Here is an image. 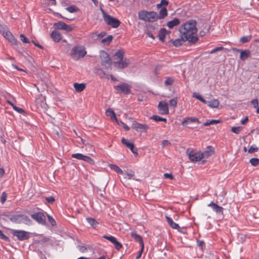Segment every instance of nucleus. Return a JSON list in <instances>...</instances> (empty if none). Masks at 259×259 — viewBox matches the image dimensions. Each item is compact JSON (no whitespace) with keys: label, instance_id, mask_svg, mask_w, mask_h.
I'll use <instances>...</instances> for the list:
<instances>
[{"label":"nucleus","instance_id":"obj_43","mask_svg":"<svg viewBox=\"0 0 259 259\" xmlns=\"http://www.w3.org/2000/svg\"><path fill=\"white\" fill-rule=\"evenodd\" d=\"M66 9L67 11H68L70 13H74L77 12L78 10V9L74 6L68 7L66 8Z\"/></svg>","mask_w":259,"mask_h":259},{"label":"nucleus","instance_id":"obj_33","mask_svg":"<svg viewBox=\"0 0 259 259\" xmlns=\"http://www.w3.org/2000/svg\"><path fill=\"white\" fill-rule=\"evenodd\" d=\"M7 102L9 105H10L13 107V108L15 111H16L18 113H24V111L22 108L16 106L12 102H11L10 101H7Z\"/></svg>","mask_w":259,"mask_h":259},{"label":"nucleus","instance_id":"obj_7","mask_svg":"<svg viewBox=\"0 0 259 259\" xmlns=\"http://www.w3.org/2000/svg\"><path fill=\"white\" fill-rule=\"evenodd\" d=\"M186 152L189 156V159L193 162L199 161L204 157L203 153L201 152L188 149Z\"/></svg>","mask_w":259,"mask_h":259},{"label":"nucleus","instance_id":"obj_58","mask_svg":"<svg viewBox=\"0 0 259 259\" xmlns=\"http://www.w3.org/2000/svg\"><path fill=\"white\" fill-rule=\"evenodd\" d=\"M170 145V142L168 140H164L162 141V146H168Z\"/></svg>","mask_w":259,"mask_h":259},{"label":"nucleus","instance_id":"obj_49","mask_svg":"<svg viewBox=\"0 0 259 259\" xmlns=\"http://www.w3.org/2000/svg\"><path fill=\"white\" fill-rule=\"evenodd\" d=\"M45 199L47 202L51 204L53 203L55 201V199L53 196L46 197Z\"/></svg>","mask_w":259,"mask_h":259},{"label":"nucleus","instance_id":"obj_30","mask_svg":"<svg viewBox=\"0 0 259 259\" xmlns=\"http://www.w3.org/2000/svg\"><path fill=\"white\" fill-rule=\"evenodd\" d=\"M88 223L92 226L94 228H96L99 225V223L94 219L88 218H87Z\"/></svg>","mask_w":259,"mask_h":259},{"label":"nucleus","instance_id":"obj_6","mask_svg":"<svg viewBox=\"0 0 259 259\" xmlns=\"http://www.w3.org/2000/svg\"><path fill=\"white\" fill-rule=\"evenodd\" d=\"M10 220L16 224H25L27 225L30 224L31 222L27 216L24 214L12 215L10 218Z\"/></svg>","mask_w":259,"mask_h":259},{"label":"nucleus","instance_id":"obj_14","mask_svg":"<svg viewBox=\"0 0 259 259\" xmlns=\"http://www.w3.org/2000/svg\"><path fill=\"white\" fill-rule=\"evenodd\" d=\"M114 89L118 93H123L125 94H128L131 92L130 86L126 83L116 85Z\"/></svg>","mask_w":259,"mask_h":259},{"label":"nucleus","instance_id":"obj_8","mask_svg":"<svg viewBox=\"0 0 259 259\" xmlns=\"http://www.w3.org/2000/svg\"><path fill=\"white\" fill-rule=\"evenodd\" d=\"M168 4V2L167 0H161L159 4H157L156 7L157 9L161 8L158 14V20L164 18L167 15V11L166 8Z\"/></svg>","mask_w":259,"mask_h":259},{"label":"nucleus","instance_id":"obj_53","mask_svg":"<svg viewBox=\"0 0 259 259\" xmlns=\"http://www.w3.org/2000/svg\"><path fill=\"white\" fill-rule=\"evenodd\" d=\"M126 174L127 176L128 179H132L135 176V172L132 170L126 172Z\"/></svg>","mask_w":259,"mask_h":259},{"label":"nucleus","instance_id":"obj_52","mask_svg":"<svg viewBox=\"0 0 259 259\" xmlns=\"http://www.w3.org/2000/svg\"><path fill=\"white\" fill-rule=\"evenodd\" d=\"M163 177L165 179H169L170 180L174 179V177L171 174L165 173L163 175Z\"/></svg>","mask_w":259,"mask_h":259},{"label":"nucleus","instance_id":"obj_35","mask_svg":"<svg viewBox=\"0 0 259 259\" xmlns=\"http://www.w3.org/2000/svg\"><path fill=\"white\" fill-rule=\"evenodd\" d=\"M151 119L157 122L164 121V122H166L167 121V119L165 118H163L156 115H153L151 117Z\"/></svg>","mask_w":259,"mask_h":259},{"label":"nucleus","instance_id":"obj_57","mask_svg":"<svg viewBox=\"0 0 259 259\" xmlns=\"http://www.w3.org/2000/svg\"><path fill=\"white\" fill-rule=\"evenodd\" d=\"M223 49V47L215 48L211 51L210 53L213 54V53H214L215 52H216L217 51H220Z\"/></svg>","mask_w":259,"mask_h":259},{"label":"nucleus","instance_id":"obj_38","mask_svg":"<svg viewBox=\"0 0 259 259\" xmlns=\"http://www.w3.org/2000/svg\"><path fill=\"white\" fill-rule=\"evenodd\" d=\"M119 125H121L123 127L124 130L126 131H128L130 130V127L127 125H126L125 123H124L123 122H122L121 120H118L117 119V121H115Z\"/></svg>","mask_w":259,"mask_h":259},{"label":"nucleus","instance_id":"obj_10","mask_svg":"<svg viewBox=\"0 0 259 259\" xmlns=\"http://www.w3.org/2000/svg\"><path fill=\"white\" fill-rule=\"evenodd\" d=\"M12 234L20 241L27 240L30 237L29 233L23 230H12Z\"/></svg>","mask_w":259,"mask_h":259},{"label":"nucleus","instance_id":"obj_55","mask_svg":"<svg viewBox=\"0 0 259 259\" xmlns=\"http://www.w3.org/2000/svg\"><path fill=\"white\" fill-rule=\"evenodd\" d=\"M144 247H141V249L139 250L138 254L136 256V259H139L141 257L144 250Z\"/></svg>","mask_w":259,"mask_h":259},{"label":"nucleus","instance_id":"obj_63","mask_svg":"<svg viewBox=\"0 0 259 259\" xmlns=\"http://www.w3.org/2000/svg\"><path fill=\"white\" fill-rule=\"evenodd\" d=\"M146 34H147V35L149 37H151V38H152L153 39H154L155 38V37L154 36V35H153L151 32H149V31H147V32H146Z\"/></svg>","mask_w":259,"mask_h":259},{"label":"nucleus","instance_id":"obj_45","mask_svg":"<svg viewBox=\"0 0 259 259\" xmlns=\"http://www.w3.org/2000/svg\"><path fill=\"white\" fill-rule=\"evenodd\" d=\"M258 149L255 145H252L248 150L249 153H253L258 151Z\"/></svg>","mask_w":259,"mask_h":259},{"label":"nucleus","instance_id":"obj_51","mask_svg":"<svg viewBox=\"0 0 259 259\" xmlns=\"http://www.w3.org/2000/svg\"><path fill=\"white\" fill-rule=\"evenodd\" d=\"M174 82V79L172 78H167L164 81V83L166 85H171Z\"/></svg>","mask_w":259,"mask_h":259},{"label":"nucleus","instance_id":"obj_9","mask_svg":"<svg viewBox=\"0 0 259 259\" xmlns=\"http://www.w3.org/2000/svg\"><path fill=\"white\" fill-rule=\"evenodd\" d=\"M100 57L102 65L104 66L105 68H110L112 62L109 55L105 51H101L100 53Z\"/></svg>","mask_w":259,"mask_h":259},{"label":"nucleus","instance_id":"obj_34","mask_svg":"<svg viewBox=\"0 0 259 259\" xmlns=\"http://www.w3.org/2000/svg\"><path fill=\"white\" fill-rule=\"evenodd\" d=\"M66 23L62 21H59L57 23L54 24V26L58 29L64 30L65 26H66Z\"/></svg>","mask_w":259,"mask_h":259},{"label":"nucleus","instance_id":"obj_22","mask_svg":"<svg viewBox=\"0 0 259 259\" xmlns=\"http://www.w3.org/2000/svg\"><path fill=\"white\" fill-rule=\"evenodd\" d=\"M131 236L133 238H134L135 239V240L136 241L139 243L141 247H144V242H143L142 238L140 235L137 234L135 232H133L131 233Z\"/></svg>","mask_w":259,"mask_h":259},{"label":"nucleus","instance_id":"obj_19","mask_svg":"<svg viewBox=\"0 0 259 259\" xmlns=\"http://www.w3.org/2000/svg\"><path fill=\"white\" fill-rule=\"evenodd\" d=\"M122 143L126 147L128 148L135 155H137L138 152L137 150H135L134 149V144L133 142H130L127 140L125 139L124 138H122L121 139Z\"/></svg>","mask_w":259,"mask_h":259},{"label":"nucleus","instance_id":"obj_13","mask_svg":"<svg viewBox=\"0 0 259 259\" xmlns=\"http://www.w3.org/2000/svg\"><path fill=\"white\" fill-rule=\"evenodd\" d=\"M103 238L111 242L114 245L115 248L118 250H120L122 247L121 243L118 242L117 239L113 236L103 235Z\"/></svg>","mask_w":259,"mask_h":259},{"label":"nucleus","instance_id":"obj_24","mask_svg":"<svg viewBox=\"0 0 259 259\" xmlns=\"http://www.w3.org/2000/svg\"><path fill=\"white\" fill-rule=\"evenodd\" d=\"M250 56V51L248 50H244L240 51V58L242 61H245Z\"/></svg>","mask_w":259,"mask_h":259},{"label":"nucleus","instance_id":"obj_40","mask_svg":"<svg viewBox=\"0 0 259 259\" xmlns=\"http://www.w3.org/2000/svg\"><path fill=\"white\" fill-rule=\"evenodd\" d=\"M177 103H178V98L177 97H175V98L171 99L169 101V105L174 108H175L177 106Z\"/></svg>","mask_w":259,"mask_h":259},{"label":"nucleus","instance_id":"obj_62","mask_svg":"<svg viewBox=\"0 0 259 259\" xmlns=\"http://www.w3.org/2000/svg\"><path fill=\"white\" fill-rule=\"evenodd\" d=\"M210 122L211 124H217L218 123H220V121L219 120L213 119V120H210Z\"/></svg>","mask_w":259,"mask_h":259},{"label":"nucleus","instance_id":"obj_17","mask_svg":"<svg viewBox=\"0 0 259 259\" xmlns=\"http://www.w3.org/2000/svg\"><path fill=\"white\" fill-rule=\"evenodd\" d=\"M195 123L199 124L200 123V122L199 119L197 118V117H194V116H191V117H187L185 118L182 122V124L183 126H185L188 125L189 124Z\"/></svg>","mask_w":259,"mask_h":259},{"label":"nucleus","instance_id":"obj_56","mask_svg":"<svg viewBox=\"0 0 259 259\" xmlns=\"http://www.w3.org/2000/svg\"><path fill=\"white\" fill-rule=\"evenodd\" d=\"M77 247L79 250L82 252H84L87 250V248L83 246L78 245Z\"/></svg>","mask_w":259,"mask_h":259},{"label":"nucleus","instance_id":"obj_50","mask_svg":"<svg viewBox=\"0 0 259 259\" xmlns=\"http://www.w3.org/2000/svg\"><path fill=\"white\" fill-rule=\"evenodd\" d=\"M251 103L253 105L254 108L257 109V108L258 107V99H253V100H252L251 101Z\"/></svg>","mask_w":259,"mask_h":259},{"label":"nucleus","instance_id":"obj_47","mask_svg":"<svg viewBox=\"0 0 259 259\" xmlns=\"http://www.w3.org/2000/svg\"><path fill=\"white\" fill-rule=\"evenodd\" d=\"M7 197V193L5 192H3L1 197V202H2V203L4 204L6 202Z\"/></svg>","mask_w":259,"mask_h":259},{"label":"nucleus","instance_id":"obj_11","mask_svg":"<svg viewBox=\"0 0 259 259\" xmlns=\"http://www.w3.org/2000/svg\"><path fill=\"white\" fill-rule=\"evenodd\" d=\"M72 158H76L78 160H82L84 161L87 162L91 164H94L95 161L91 157L84 155L81 153H74L71 155Z\"/></svg>","mask_w":259,"mask_h":259},{"label":"nucleus","instance_id":"obj_1","mask_svg":"<svg viewBox=\"0 0 259 259\" xmlns=\"http://www.w3.org/2000/svg\"><path fill=\"white\" fill-rule=\"evenodd\" d=\"M179 31L183 41L195 42L197 41L198 38L196 35L197 29L195 21L186 22L180 26Z\"/></svg>","mask_w":259,"mask_h":259},{"label":"nucleus","instance_id":"obj_28","mask_svg":"<svg viewBox=\"0 0 259 259\" xmlns=\"http://www.w3.org/2000/svg\"><path fill=\"white\" fill-rule=\"evenodd\" d=\"M167 33V31L165 28L161 29L158 33V37L159 40H160L162 41H164L165 35H166Z\"/></svg>","mask_w":259,"mask_h":259},{"label":"nucleus","instance_id":"obj_3","mask_svg":"<svg viewBox=\"0 0 259 259\" xmlns=\"http://www.w3.org/2000/svg\"><path fill=\"white\" fill-rule=\"evenodd\" d=\"M138 17L140 20L148 22H154L158 20V14L154 11H140Z\"/></svg>","mask_w":259,"mask_h":259},{"label":"nucleus","instance_id":"obj_46","mask_svg":"<svg viewBox=\"0 0 259 259\" xmlns=\"http://www.w3.org/2000/svg\"><path fill=\"white\" fill-rule=\"evenodd\" d=\"M20 39L21 40L24 42V43H26V44H29L30 43V41L24 35L22 34H21L20 35Z\"/></svg>","mask_w":259,"mask_h":259},{"label":"nucleus","instance_id":"obj_12","mask_svg":"<svg viewBox=\"0 0 259 259\" xmlns=\"http://www.w3.org/2000/svg\"><path fill=\"white\" fill-rule=\"evenodd\" d=\"M32 219L41 225L46 224V217L42 212H36L31 215Z\"/></svg>","mask_w":259,"mask_h":259},{"label":"nucleus","instance_id":"obj_4","mask_svg":"<svg viewBox=\"0 0 259 259\" xmlns=\"http://www.w3.org/2000/svg\"><path fill=\"white\" fill-rule=\"evenodd\" d=\"M100 10L102 13L103 19L107 25L114 28H117L120 25L121 22L118 19L110 16L105 12L102 8H100Z\"/></svg>","mask_w":259,"mask_h":259},{"label":"nucleus","instance_id":"obj_23","mask_svg":"<svg viewBox=\"0 0 259 259\" xmlns=\"http://www.w3.org/2000/svg\"><path fill=\"white\" fill-rule=\"evenodd\" d=\"M165 219L168 225L172 229H179L180 228L179 225L178 224L175 223L171 218L166 215Z\"/></svg>","mask_w":259,"mask_h":259},{"label":"nucleus","instance_id":"obj_48","mask_svg":"<svg viewBox=\"0 0 259 259\" xmlns=\"http://www.w3.org/2000/svg\"><path fill=\"white\" fill-rule=\"evenodd\" d=\"M74 27L75 26L73 25L66 24V26H65V29L64 30H65L67 32H70L73 29Z\"/></svg>","mask_w":259,"mask_h":259},{"label":"nucleus","instance_id":"obj_26","mask_svg":"<svg viewBox=\"0 0 259 259\" xmlns=\"http://www.w3.org/2000/svg\"><path fill=\"white\" fill-rule=\"evenodd\" d=\"M73 87L76 91V92L78 93L81 92L85 88V84L84 83H74Z\"/></svg>","mask_w":259,"mask_h":259},{"label":"nucleus","instance_id":"obj_21","mask_svg":"<svg viewBox=\"0 0 259 259\" xmlns=\"http://www.w3.org/2000/svg\"><path fill=\"white\" fill-rule=\"evenodd\" d=\"M51 37L54 41L57 42L60 41L62 39L61 33L56 30H53L52 32Z\"/></svg>","mask_w":259,"mask_h":259},{"label":"nucleus","instance_id":"obj_59","mask_svg":"<svg viewBox=\"0 0 259 259\" xmlns=\"http://www.w3.org/2000/svg\"><path fill=\"white\" fill-rule=\"evenodd\" d=\"M193 97L199 100V101L202 98L201 96L195 93L193 94Z\"/></svg>","mask_w":259,"mask_h":259},{"label":"nucleus","instance_id":"obj_29","mask_svg":"<svg viewBox=\"0 0 259 259\" xmlns=\"http://www.w3.org/2000/svg\"><path fill=\"white\" fill-rule=\"evenodd\" d=\"M108 166L111 169L115 171V172L119 174L122 175L123 174V172L122 170V169L120 168L119 166L115 164H110L108 165Z\"/></svg>","mask_w":259,"mask_h":259},{"label":"nucleus","instance_id":"obj_60","mask_svg":"<svg viewBox=\"0 0 259 259\" xmlns=\"http://www.w3.org/2000/svg\"><path fill=\"white\" fill-rule=\"evenodd\" d=\"M49 2V4L52 5V6H55L56 5V0H47Z\"/></svg>","mask_w":259,"mask_h":259},{"label":"nucleus","instance_id":"obj_20","mask_svg":"<svg viewBox=\"0 0 259 259\" xmlns=\"http://www.w3.org/2000/svg\"><path fill=\"white\" fill-rule=\"evenodd\" d=\"M207 206L208 207H210L217 214H223L224 208L222 207L219 206L216 203L211 202L207 205Z\"/></svg>","mask_w":259,"mask_h":259},{"label":"nucleus","instance_id":"obj_39","mask_svg":"<svg viewBox=\"0 0 259 259\" xmlns=\"http://www.w3.org/2000/svg\"><path fill=\"white\" fill-rule=\"evenodd\" d=\"M112 39L113 36L112 35H108L107 37L104 38L102 40V43L109 45L112 41Z\"/></svg>","mask_w":259,"mask_h":259},{"label":"nucleus","instance_id":"obj_15","mask_svg":"<svg viewBox=\"0 0 259 259\" xmlns=\"http://www.w3.org/2000/svg\"><path fill=\"white\" fill-rule=\"evenodd\" d=\"M2 35L7 39H8L10 42L13 45H17V40L13 35L12 33L8 30L5 29L4 31L1 32Z\"/></svg>","mask_w":259,"mask_h":259},{"label":"nucleus","instance_id":"obj_54","mask_svg":"<svg viewBox=\"0 0 259 259\" xmlns=\"http://www.w3.org/2000/svg\"><path fill=\"white\" fill-rule=\"evenodd\" d=\"M0 238L5 240L8 241L9 240V238L6 236L2 232V230H0Z\"/></svg>","mask_w":259,"mask_h":259},{"label":"nucleus","instance_id":"obj_18","mask_svg":"<svg viewBox=\"0 0 259 259\" xmlns=\"http://www.w3.org/2000/svg\"><path fill=\"white\" fill-rule=\"evenodd\" d=\"M158 109L161 114H167L169 113L168 104L165 102H160L158 105Z\"/></svg>","mask_w":259,"mask_h":259},{"label":"nucleus","instance_id":"obj_16","mask_svg":"<svg viewBox=\"0 0 259 259\" xmlns=\"http://www.w3.org/2000/svg\"><path fill=\"white\" fill-rule=\"evenodd\" d=\"M132 127L137 132L143 133L147 132V130L148 128V125L136 122L133 124Z\"/></svg>","mask_w":259,"mask_h":259},{"label":"nucleus","instance_id":"obj_41","mask_svg":"<svg viewBox=\"0 0 259 259\" xmlns=\"http://www.w3.org/2000/svg\"><path fill=\"white\" fill-rule=\"evenodd\" d=\"M243 129L242 126H233L231 128V131L236 134H238Z\"/></svg>","mask_w":259,"mask_h":259},{"label":"nucleus","instance_id":"obj_25","mask_svg":"<svg viewBox=\"0 0 259 259\" xmlns=\"http://www.w3.org/2000/svg\"><path fill=\"white\" fill-rule=\"evenodd\" d=\"M106 115L109 116L112 120L117 121L115 113L111 108H108L105 112Z\"/></svg>","mask_w":259,"mask_h":259},{"label":"nucleus","instance_id":"obj_32","mask_svg":"<svg viewBox=\"0 0 259 259\" xmlns=\"http://www.w3.org/2000/svg\"><path fill=\"white\" fill-rule=\"evenodd\" d=\"M213 153H214L213 148L210 146H207V150L206 151H205L204 153H203V154L204 155V157H208L209 156H210L211 155L213 154Z\"/></svg>","mask_w":259,"mask_h":259},{"label":"nucleus","instance_id":"obj_5","mask_svg":"<svg viewBox=\"0 0 259 259\" xmlns=\"http://www.w3.org/2000/svg\"><path fill=\"white\" fill-rule=\"evenodd\" d=\"M87 54L85 48L81 46H75L71 51V57L75 60L83 58Z\"/></svg>","mask_w":259,"mask_h":259},{"label":"nucleus","instance_id":"obj_44","mask_svg":"<svg viewBox=\"0 0 259 259\" xmlns=\"http://www.w3.org/2000/svg\"><path fill=\"white\" fill-rule=\"evenodd\" d=\"M48 221L49 223L51 224V225L52 226H55L56 225V223L55 220L54 219V218L51 217V215L48 214L47 215Z\"/></svg>","mask_w":259,"mask_h":259},{"label":"nucleus","instance_id":"obj_37","mask_svg":"<svg viewBox=\"0 0 259 259\" xmlns=\"http://www.w3.org/2000/svg\"><path fill=\"white\" fill-rule=\"evenodd\" d=\"M249 162L252 166H257L259 165V159L257 158H252L249 160Z\"/></svg>","mask_w":259,"mask_h":259},{"label":"nucleus","instance_id":"obj_2","mask_svg":"<svg viewBox=\"0 0 259 259\" xmlns=\"http://www.w3.org/2000/svg\"><path fill=\"white\" fill-rule=\"evenodd\" d=\"M124 52L122 50H119L114 55L113 62L114 66L119 68L123 69L127 67L130 64V60L127 58H123Z\"/></svg>","mask_w":259,"mask_h":259},{"label":"nucleus","instance_id":"obj_61","mask_svg":"<svg viewBox=\"0 0 259 259\" xmlns=\"http://www.w3.org/2000/svg\"><path fill=\"white\" fill-rule=\"evenodd\" d=\"M248 121V117L247 116L244 119L241 120V123L242 124H245Z\"/></svg>","mask_w":259,"mask_h":259},{"label":"nucleus","instance_id":"obj_27","mask_svg":"<svg viewBox=\"0 0 259 259\" xmlns=\"http://www.w3.org/2000/svg\"><path fill=\"white\" fill-rule=\"evenodd\" d=\"M180 23V20L177 18H174L172 20L167 22V26L169 28H172L174 26L179 25Z\"/></svg>","mask_w":259,"mask_h":259},{"label":"nucleus","instance_id":"obj_42","mask_svg":"<svg viewBox=\"0 0 259 259\" xmlns=\"http://www.w3.org/2000/svg\"><path fill=\"white\" fill-rule=\"evenodd\" d=\"M182 41H183L182 38L181 37V38H178V39L175 40L172 42V44H173L174 46H175L176 47H179L182 45Z\"/></svg>","mask_w":259,"mask_h":259},{"label":"nucleus","instance_id":"obj_31","mask_svg":"<svg viewBox=\"0 0 259 259\" xmlns=\"http://www.w3.org/2000/svg\"><path fill=\"white\" fill-rule=\"evenodd\" d=\"M219 102L217 99H213L210 101H208L207 105L211 108H218L219 106Z\"/></svg>","mask_w":259,"mask_h":259},{"label":"nucleus","instance_id":"obj_64","mask_svg":"<svg viewBox=\"0 0 259 259\" xmlns=\"http://www.w3.org/2000/svg\"><path fill=\"white\" fill-rule=\"evenodd\" d=\"M5 174V170L3 168H0V178L3 177Z\"/></svg>","mask_w":259,"mask_h":259},{"label":"nucleus","instance_id":"obj_36","mask_svg":"<svg viewBox=\"0 0 259 259\" xmlns=\"http://www.w3.org/2000/svg\"><path fill=\"white\" fill-rule=\"evenodd\" d=\"M251 39V35L244 36L240 38V41L242 43H245L249 42Z\"/></svg>","mask_w":259,"mask_h":259}]
</instances>
